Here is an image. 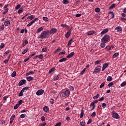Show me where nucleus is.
Here are the masks:
<instances>
[{
    "label": "nucleus",
    "instance_id": "obj_1",
    "mask_svg": "<svg viewBox=\"0 0 126 126\" xmlns=\"http://www.w3.org/2000/svg\"><path fill=\"white\" fill-rule=\"evenodd\" d=\"M50 33V31L49 30L43 31L39 35V38L41 39H45L47 38V36Z\"/></svg>",
    "mask_w": 126,
    "mask_h": 126
},
{
    "label": "nucleus",
    "instance_id": "obj_2",
    "mask_svg": "<svg viewBox=\"0 0 126 126\" xmlns=\"http://www.w3.org/2000/svg\"><path fill=\"white\" fill-rule=\"evenodd\" d=\"M110 39V35L106 34L101 40L102 43H107Z\"/></svg>",
    "mask_w": 126,
    "mask_h": 126
},
{
    "label": "nucleus",
    "instance_id": "obj_3",
    "mask_svg": "<svg viewBox=\"0 0 126 126\" xmlns=\"http://www.w3.org/2000/svg\"><path fill=\"white\" fill-rule=\"evenodd\" d=\"M66 96H69V91L68 90H66L65 92L61 93L60 94V97L63 98V97H66Z\"/></svg>",
    "mask_w": 126,
    "mask_h": 126
},
{
    "label": "nucleus",
    "instance_id": "obj_4",
    "mask_svg": "<svg viewBox=\"0 0 126 126\" xmlns=\"http://www.w3.org/2000/svg\"><path fill=\"white\" fill-rule=\"evenodd\" d=\"M37 20H39V19L38 18H35L31 22H30V23H29L27 25V27H29L31 26V25H32V24H33V23H35V22H36V21H37Z\"/></svg>",
    "mask_w": 126,
    "mask_h": 126
},
{
    "label": "nucleus",
    "instance_id": "obj_5",
    "mask_svg": "<svg viewBox=\"0 0 126 126\" xmlns=\"http://www.w3.org/2000/svg\"><path fill=\"white\" fill-rule=\"evenodd\" d=\"M43 94H44V90L42 89L38 90L36 93V95H37V96H40V95H43Z\"/></svg>",
    "mask_w": 126,
    "mask_h": 126
},
{
    "label": "nucleus",
    "instance_id": "obj_6",
    "mask_svg": "<svg viewBox=\"0 0 126 126\" xmlns=\"http://www.w3.org/2000/svg\"><path fill=\"white\" fill-rule=\"evenodd\" d=\"M100 69H101V66L98 65L95 67L94 71V73H98L99 71H100Z\"/></svg>",
    "mask_w": 126,
    "mask_h": 126
},
{
    "label": "nucleus",
    "instance_id": "obj_7",
    "mask_svg": "<svg viewBox=\"0 0 126 126\" xmlns=\"http://www.w3.org/2000/svg\"><path fill=\"white\" fill-rule=\"evenodd\" d=\"M57 32H58V30L57 29L52 28L50 30L49 33H50V34H52V35H53V34L56 33Z\"/></svg>",
    "mask_w": 126,
    "mask_h": 126
},
{
    "label": "nucleus",
    "instance_id": "obj_8",
    "mask_svg": "<svg viewBox=\"0 0 126 126\" xmlns=\"http://www.w3.org/2000/svg\"><path fill=\"white\" fill-rule=\"evenodd\" d=\"M112 117L114 118V119H120V115H119V114L113 112Z\"/></svg>",
    "mask_w": 126,
    "mask_h": 126
},
{
    "label": "nucleus",
    "instance_id": "obj_9",
    "mask_svg": "<svg viewBox=\"0 0 126 126\" xmlns=\"http://www.w3.org/2000/svg\"><path fill=\"white\" fill-rule=\"evenodd\" d=\"M25 83H26V80H21L18 84L19 86H21L22 85H23V84H25Z\"/></svg>",
    "mask_w": 126,
    "mask_h": 126
},
{
    "label": "nucleus",
    "instance_id": "obj_10",
    "mask_svg": "<svg viewBox=\"0 0 126 126\" xmlns=\"http://www.w3.org/2000/svg\"><path fill=\"white\" fill-rule=\"evenodd\" d=\"M96 32L94 31H91L87 32V35L88 36H91V35H94V34H95Z\"/></svg>",
    "mask_w": 126,
    "mask_h": 126
},
{
    "label": "nucleus",
    "instance_id": "obj_11",
    "mask_svg": "<svg viewBox=\"0 0 126 126\" xmlns=\"http://www.w3.org/2000/svg\"><path fill=\"white\" fill-rule=\"evenodd\" d=\"M71 29H70L65 34V36L66 38H69V36H70V34H71Z\"/></svg>",
    "mask_w": 126,
    "mask_h": 126
},
{
    "label": "nucleus",
    "instance_id": "obj_12",
    "mask_svg": "<svg viewBox=\"0 0 126 126\" xmlns=\"http://www.w3.org/2000/svg\"><path fill=\"white\" fill-rule=\"evenodd\" d=\"M108 66H109V64L108 63H104L103 65L102 71H104V70H105V69H106Z\"/></svg>",
    "mask_w": 126,
    "mask_h": 126
},
{
    "label": "nucleus",
    "instance_id": "obj_13",
    "mask_svg": "<svg viewBox=\"0 0 126 126\" xmlns=\"http://www.w3.org/2000/svg\"><path fill=\"white\" fill-rule=\"evenodd\" d=\"M115 30H117V32H122L123 29L121 27L118 26L115 28Z\"/></svg>",
    "mask_w": 126,
    "mask_h": 126
},
{
    "label": "nucleus",
    "instance_id": "obj_14",
    "mask_svg": "<svg viewBox=\"0 0 126 126\" xmlns=\"http://www.w3.org/2000/svg\"><path fill=\"white\" fill-rule=\"evenodd\" d=\"M73 56H74V52H71L66 56V58L67 59H70V58H72Z\"/></svg>",
    "mask_w": 126,
    "mask_h": 126
},
{
    "label": "nucleus",
    "instance_id": "obj_15",
    "mask_svg": "<svg viewBox=\"0 0 126 126\" xmlns=\"http://www.w3.org/2000/svg\"><path fill=\"white\" fill-rule=\"evenodd\" d=\"M109 31V30L108 29H104L102 32H101L100 34L101 35H104V34H106Z\"/></svg>",
    "mask_w": 126,
    "mask_h": 126
},
{
    "label": "nucleus",
    "instance_id": "obj_16",
    "mask_svg": "<svg viewBox=\"0 0 126 126\" xmlns=\"http://www.w3.org/2000/svg\"><path fill=\"white\" fill-rule=\"evenodd\" d=\"M4 25L5 26H9V25H10V21L6 20L4 22Z\"/></svg>",
    "mask_w": 126,
    "mask_h": 126
},
{
    "label": "nucleus",
    "instance_id": "obj_17",
    "mask_svg": "<svg viewBox=\"0 0 126 126\" xmlns=\"http://www.w3.org/2000/svg\"><path fill=\"white\" fill-rule=\"evenodd\" d=\"M43 30H44V28L42 27H41L39 28H38L36 31L37 34L40 33L41 31H43Z\"/></svg>",
    "mask_w": 126,
    "mask_h": 126
},
{
    "label": "nucleus",
    "instance_id": "obj_18",
    "mask_svg": "<svg viewBox=\"0 0 126 126\" xmlns=\"http://www.w3.org/2000/svg\"><path fill=\"white\" fill-rule=\"evenodd\" d=\"M34 71H30L26 73V76H28V75H31V74H33Z\"/></svg>",
    "mask_w": 126,
    "mask_h": 126
},
{
    "label": "nucleus",
    "instance_id": "obj_19",
    "mask_svg": "<svg viewBox=\"0 0 126 126\" xmlns=\"http://www.w3.org/2000/svg\"><path fill=\"white\" fill-rule=\"evenodd\" d=\"M33 79L34 78L31 76L27 77V80L28 81H31V80H33Z\"/></svg>",
    "mask_w": 126,
    "mask_h": 126
},
{
    "label": "nucleus",
    "instance_id": "obj_20",
    "mask_svg": "<svg viewBox=\"0 0 126 126\" xmlns=\"http://www.w3.org/2000/svg\"><path fill=\"white\" fill-rule=\"evenodd\" d=\"M83 116H84V110H83V109H82L81 110L80 119H82V118H83Z\"/></svg>",
    "mask_w": 126,
    "mask_h": 126
},
{
    "label": "nucleus",
    "instance_id": "obj_21",
    "mask_svg": "<svg viewBox=\"0 0 126 126\" xmlns=\"http://www.w3.org/2000/svg\"><path fill=\"white\" fill-rule=\"evenodd\" d=\"M101 48H105L106 47V42H102L100 44Z\"/></svg>",
    "mask_w": 126,
    "mask_h": 126
},
{
    "label": "nucleus",
    "instance_id": "obj_22",
    "mask_svg": "<svg viewBox=\"0 0 126 126\" xmlns=\"http://www.w3.org/2000/svg\"><path fill=\"white\" fill-rule=\"evenodd\" d=\"M54 78V80H58L60 78V75H55Z\"/></svg>",
    "mask_w": 126,
    "mask_h": 126
},
{
    "label": "nucleus",
    "instance_id": "obj_23",
    "mask_svg": "<svg viewBox=\"0 0 126 126\" xmlns=\"http://www.w3.org/2000/svg\"><path fill=\"white\" fill-rule=\"evenodd\" d=\"M66 60H67V59H66V58H62V59L59 60V63H63V62H65Z\"/></svg>",
    "mask_w": 126,
    "mask_h": 126
},
{
    "label": "nucleus",
    "instance_id": "obj_24",
    "mask_svg": "<svg viewBox=\"0 0 126 126\" xmlns=\"http://www.w3.org/2000/svg\"><path fill=\"white\" fill-rule=\"evenodd\" d=\"M43 111H44V112H49V107L47 106H44L43 108Z\"/></svg>",
    "mask_w": 126,
    "mask_h": 126
},
{
    "label": "nucleus",
    "instance_id": "obj_25",
    "mask_svg": "<svg viewBox=\"0 0 126 126\" xmlns=\"http://www.w3.org/2000/svg\"><path fill=\"white\" fill-rule=\"evenodd\" d=\"M109 14H111V19L114 18L115 17V14L113 12H110Z\"/></svg>",
    "mask_w": 126,
    "mask_h": 126
},
{
    "label": "nucleus",
    "instance_id": "obj_26",
    "mask_svg": "<svg viewBox=\"0 0 126 126\" xmlns=\"http://www.w3.org/2000/svg\"><path fill=\"white\" fill-rule=\"evenodd\" d=\"M56 69L55 67L52 68L49 71V73H52V72H54L55 71V70Z\"/></svg>",
    "mask_w": 126,
    "mask_h": 126
},
{
    "label": "nucleus",
    "instance_id": "obj_27",
    "mask_svg": "<svg viewBox=\"0 0 126 126\" xmlns=\"http://www.w3.org/2000/svg\"><path fill=\"white\" fill-rule=\"evenodd\" d=\"M63 3L64 4L69 3V1L68 0H63Z\"/></svg>",
    "mask_w": 126,
    "mask_h": 126
},
{
    "label": "nucleus",
    "instance_id": "obj_28",
    "mask_svg": "<svg viewBox=\"0 0 126 126\" xmlns=\"http://www.w3.org/2000/svg\"><path fill=\"white\" fill-rule=\"evenodd\" d=\"M34 17H34L33 15H31L27 18V19H31V20H32L34 19Z\"/></svg>",
    "mask_w": 126,
    "mask_h": 126
},
{
    "label": "nucleus",
    "instance_id": "obj_29",
    "mask_svg": "<svg viewBox=\"0 0 126 126\" xmlns=\"http://www.w3.org/2000/svg\"><path fill=\"white\" fill-rule=\"evenodd\" d=\"M38 58L39 59V60H42L43 58H44V55L42 54H40L39 55H37Z\"/></svg>",
    "mask_w": 126,
    "mask_h": 126
},
{
    "label": "nucleus",
    "instance_id": "obj_30",
    "mask_svg": "<svg viewBox=\"0 0 126 126\" xmlns=\"http://www.w3.org/2000/svg\"><path fill=\"white\" fill-rule=\"evenodd\" d=\"M42 19L44 21H45V22H48V21H49V18L46 17H43Z\"/></svg>",
    "mask_w": 126,
    "mask_h": 126
},
{
    "label": "nucleus",
    "instance_id": "obj_31",
    "mask_svg": "<svg viewBox=\"0 0 126 126\" xmlns=\"http://www.w3.org/2000/svg\"><path fill=\"white\" fill-rule=\"evenodd\" d=\"M116 6V4L113 3L109 7V9H113Z\"/></svg>",
    "mask_w": 126,
    "mask_h": 126
},
{
    "label": "nucleus",
    "instance_id": "obj_32",
    "mask_svg": "<svg viewBox=\"0 0 126 126\" xmlns=\"http://www.w3.org/2000/svg\"><path fill=\"white\" fill-rule=\"evenodd\" d=\"M27 52H28V48H26L25 49H24V50L22 52V54L23 55H24V54H26V53H27Z\"/></svg>",
    "mask_w": 126,
    "mask_h": 126
},
{
    "label": "nucleus",
    "instance_id": "obj_33",
    "mask_svg": "<svg viewBox=\"0 0 126 126\" xmlns=\"http://www.w3.org/2000/svg\"><path fill=\"white\" fill-rule=\"evenodd\" d=\"M101 62H102V60H97L95 62L94 64L95 65L99 64Z\"/></svg>",
    "mask_w": 126,
    "mask_h": 126
},
{
    "label": "nucleus",
    "instance_id": "obj_34",
    "mask_svg": "<svg viewBox=\"0 0 126 126\" xmlns=\"http://www.w3.org/2000/svg\"><path fill=\"white\" fill-rule=\"evenodd\" d=\"M113 58L115 59V58H117V57H119V53H115L113 55Z\"/></svg>",
    "mask_w": 126,
    "mask_h": 126
},
{
    "label": "nucleus",
    "instance_id": "obj_35",
    "mask_svg": "<svg viewBox=\"0 0 126 126\" xmlns=\"http://www.w3.org/2000/svg\"><path fill=\"white\" fill-rule=\"evenodd\" d=\"M30 87H25V88H24L22 90H23V91L24 92V91H27V90H29Z\"/></svg>",
    "mask_w": 126,
    "mask_h": 126
},
{
    "label": "nucleus",
    "instance_id": "obj_36",
    "mask_svg": "<svg viewBox=\"0 0 126 126\" xmlns=\"http://www.w3.org/2000/svg\"><path fill=\"white\" fill-rule=\"evenodd\" d=\"M113 80V78H112L111 76H108L107 78V81H112Z\"/></svg>",
    "mask_w": 126,
    "mask_h": 126
},
{
    "label": "nucleus",
    "instance_id": "obj_37",
    "mask_svg": "<svg viewBox=\"0 0 126 126\" xmlns=\"http://www.w3.org/2000/svg\"><path fill=\"white\" fill-rule=\"evenodd\" d=\"M48 51V48L47 47L43 48L42 49V51L43 52V53H46Z\"/></svg>",
    "mask_w": 126,
    "mask_h": 126
},
{
    "label": "nucleus",
    "instance_id": "obj_38",
    "mask_svg": "<svg viewBox=\"0 0 126 126\" xmlns=\"http://www.w3.org/2000/svg\"><path fill=\"white\" fill-rule=\"evenodd\" d=\"M23 92H24L22 90L19 94V96L21 97V96H23Z\"/></svg>",
    "mask_w": 126,
    "mask_h": 126
},
{
    "label": "nucleus",
    "instance_id": "obj_39",
    "mask_svg": "<svg viewBox=\"0 0 126 126\" xmlns=\"http://www.w3.org/2000/svg\"><path fill=\"white\" fill-rule=\"evenodd\" d=\"M15 119V115L13 114L10 118V121H13Z\"/></svg>",
    "mask_w": 126,
    "mask_h": 126
},
{
    "label": "nucleus",
    "instance_id": "obj_40",
    "mask_svg": "<svg viewBox=\"0 0 126 126\" xmlns=\"http://www.w3.org/2000/svg\"><path fill=\"white\" fill-rule=\"evenodd\" d=\"M72 43V39H71L67 43V46H69L70 45H71V43Z\"/></svg>",
    "mask_w": 126,
    "mask_h": 126
},
{
    "label": "nucleus",
    "instance_id": "obj_41",
    "mask_svg": "<svg viewBox=\"0 0 126 126\" xmlns=\"http://www.w3.org/2000/svg\"><path fill=\"white\" fill-rule=\"evenodd\" d=\"M12 77H15V76H16V72L14 71L11 74Z\"/></svg>",
    "mask_w": 126,
    "mask_h": 126
},
{
    "label": "nucleus",
    "instance_id": "obj_42",
    "mask_svg": "<svg viewBox=\"0 0 126 126\" xmlns=\"http://www.w3.org/2000/svg\"><path fill=\"white\" fill-rule=\"evenodd\" d=\"M100 96V94H97L95 96H94L93 97L94 99H97V98H99V96Z\"/></svg>",
    "mask_w": 126,
    "mask_h": 126
},
{
    "label": "nucleus",
    "instance_id": "obj_43",
    "mask_svg": "<svg viewBox=\"0 0 126 126\" xmlns=\"http://www.w3.org/2000/svg\"><path fill=\"white\" fill-rule=\"evenodd\" d=\"M61 26L62 27H64L65 28H67V27H68V25H67L66 24H61Z\"/></svg>",
    "mask_w": 126,
    "mask_h": 126
},
{
    "label": "nucleus",
    "instance_id": "obj_44",
    "mask_svg": "<svg viewBox=\"0 0 126 126\" xmlns=\"http://www.w3.org/2000/svg\"><path fill=\"white\" fill-rule=\"evenodd\" d=\"M80 126H85V122L82 121V122H81L80 123Z\"/></svg>",
    "mask_w": 126,
    "mask_h": 126
},
{
    "label": "nucleus",
    "instance_id": "obj_45",
    "mask_svg": "<svg viewBox=\"0 0 126 126\" xmlns=\"http://www.w3.org/2000/svg\"><path fill=\"white\" fill-rule=\"evenodd\" d=\"M7 12H8V8H6L2 13L3 14H5L6 13H7Z\"/></svg>",
    "mask_w": 126,
    "mask_h": 126
},
{
    "label": "nucleus",
    "instance_id": "obj_46",
    "mask_svg": "<svg viewBox=\"0 0 126 126\" xmlns=\"http://www.w3.org/2000/svg\"><path fill=\"white\" fill-rule=\"evenodd\" d=\"M85 70H86V68L83 69V70L81 72L80 74L82 75V74L85 72Z\"/></svg>",
    "mask_w": 126,
    "mask_h": 126
},
{
    "label": "nucleus",
    "instance_id": "obj_47",
    "mask_svg": "<svg viewBox=\"0 0 126 126\" xmlns=\"http://www.w3.org/2000/svg\"><path fill=\"white\" fill-rule=\"evenodd\" d=\"M23 12V10L22 8H20L18 11V13L20 14L22 13Z\"/></svg>",
    "mask_w": 126,
    "mask_h": 126
},
{
    "label": "nucleus",
    "instance_id": "obj_48",
    "mask_svg": "<svg viewBox=\"0 0 126 126\" xmlns=\"http://www.w3.org/2000/svg\"><path fill=\"white\" fill-rule=\"evenodd\" d=\"M105 86V82H103L99 86L100 88H103Z\"/></svg>",
    "mask_w": 126,
    "mask_h": 126
},
{
    "label": "nucleus",
    "instance_id": "obj_49",
    "mask_svg": "<svg viewBox=\"0 0 126 126\" xmlns=\"http://www.w3.org/2000/svg\"><path fill=\"white\" fill-rule=\"evenodd\" d=\"M95 12H100V8L97 7L95 9Z\"/></svg>",
    "mask_w": 126,
    "mask_h": 126
},
{
    "label": "nucleus",
    "instance_id": "obj_50",
    "mask_svg": "<svg viewBox=\"0 0 126 126\" xmlns=\"http://www.w3.org/2000/svg\"><path fill=\"white\" fill-rule=\"evenodd\" d=\"M18 107H19V104H16L14 106V110H16V109L18 108Z\"/></svg>",
    "mask_w": 126,
    "mask_h": 126
},
{
    "label": "nucleus",
    "instance_id": "obj_51",
    "mask_svg": "<svg viewBox=\"0 0 126 126\" xmlns=\"http://www.w3.org/2000/svg\"><path fill=\"white\" fill-rule=\"evenodd\" d=\"M20 6H21V5H20V4H18V5H17V6L15 7V9H18L20 8Z\"/></svg>",
    "mask_w": 126,
    "mask_h": 126
},
{
    "label": "nucleus",
    "instance_id": "obj_52",
    "mask_svg": "<svg viewBox=\"0 0 126 126\" xmlns=\"http://www.w3.org/2000/svg\"><path fill=\"white\" fill-rule=\"evenodd\" d=\"M102 107L103 108V109H105L107 107V105L105 103H103L102 104Z\"/></svg>",
    "mask_w": 126,
    "mask_h": 126
},
{
    "label": "nucleus",
    "instance_id": "obj_53",
    "mask_svg": "<svg viewBox=\"0 0 126 126\" xmlns=\"http://www.w3.org/2000/svg\"><path fill=\"white\" fill-rule=\"evenodd\" d=\"M69 90H70V91H73L74 90V88L72 86H70Z\"/></svg>",
    "mask_w": 126,
    "mask_h": 126
},
{
    "label": "nucleus",
    "instance_id": "obj_54",
    "mask_svg": "<svg viewBox=\"0 0 126 126\" xmlns=\"http://www.w3.org/2000/svg\"><path fill=\"white\" fill-rule=\"evenodd\" d=\"M126 85V82H123L121 84V87H124V86H125V85Z\"/></svg>",
    "mask_w": 126,
    "mask_h": 126
},
{
    "label": "nucleus",
    "instance_id": "obj_55",
    "mask_svg": "<svg viewBox=\"0 0 126 126\" xmlns=\"http://www.w3.org/2000/svg\"><path fill=\"white\" fill-rule=\"evenodd\" d=\"M50 103L53 104V103H55V100L53 98H51L50 100Z\"/></svg>",
    "mask_w": 126,
    "mask_h": 126
},
{
    "label": "nucleus",
    "instance_id": "obj_56",
    "mask_svg": "<svg viewBox=\"0 0 126 126\" xmlns=\"http://www.w3.org/2000/svg\"><path fill=\"white\" fill-rule=\"evenodd\" d=\"M26 116V115L25 114H22L20 115V118H21V119H24V118H25Z\"/></svg>",
    "mask_w": 126,
    "mask_h": 126
},
{
    "label": "nucleus",
    "instance_id": "obj_57",
    "mask_svg": "<svg viewBox=\"0 0 126 126\" xmlns=\"http://www.w3.org/2000/svg\"><path fill=\"white\" fill-rule=\"evenodd\" d=\"M113 85H114V83L111 82L108 85V86L111 87V86H113Z\"/></svg>",
    "mask_w": 126,
    "mask_h": 126
},
{
    "label": "nucleus",
    "instance_id": "obj_58",
    "mask_svg": "<svg viewBox=\"0 0 126 126\" xmlns=\"http://www.w3.org/2000/svg\"><path fill=\"white\" fill-rule=\"evenodd\" d=\"M105 50H107V51H110V50H111V47L110 46H107L105 48Z\"/></svg>",
    "mask_w": 126,
    "mask_h": 126
},
{
    "label": "nucleus",
    "instance_id": "obj_59",
    "mask_svg": "<svg viewBox=\"0 0 126 126\" xmlns=\"http://www.w3.org/2000/svg\"><path fill=\"white\" fill-rule=\"evenodd\" d=\"M3 29H4V25L2 24L0 26V30H3Z\"/></svg>",
    "mask_w": 126,
    "mask_h": 126
},
{
    "label": "nucleus",
    "instance_id": "obj_60",
    "mask_svg": "<svg viewBox=\"0 0 126 126\" xmlns=\"http://www.w3.org/2000/svg\"><path fill=\"white\" fill-rule=\"evenodd\" d=\"M91 116V117H95L96 116V112H94Z\"/></svg>",
    "mask_w": 126,
    "mask_h": 126
},
{
    "label": "nucleus",
    "instance_id": "obj_61",
    "mask_svg": "<svg viewBox=\"0 0 126 126\" xmlns=\"http://www.w3.org/2000/svg\"><path fill=\"white\" fill-rule=\"evenodd\" d=\"M46 125H47V123H41L40 124V126H46Z\"/></svg>",
    "mask_w": 126,
    "mask_h": 126
},
{
    "label": "nucleus",
    "instance_id": "obj_62",
    "mask_svg": "<svg viewBox=\"0 0 126 126\" xmlns=\"http://www.w3.org/2000/svg\"><path fill=\"white\" fill-rule=\"evenodd\" d=\"M24 43H25V45H24V46H26V45H27V44H28V41L27 40H25Z\"/></svg>",
    "mask_w": 126,
    "mask_h": 126
},
{
    "label": "nucleus",
    "instance_id": "obj_63",
    "mask_svg": "<svg viewBox=\"0 0 126 126\" xmlns=\"http://www.w3.org/2000/svg\"><path fill=\"white\" fill-rule=\"evenodd\" d=\"M41 120L42 121V122H45V117L42 116L41 117Z\"/></svg>",
    "mask_w": 126,
    "mask_h": 126
},
{
    "label": "nucleus",
    "instance_id": "obj_64",
    "mask_svg": "<svg viewBox=\"0 0 126 126\" xmlns=\"http://www.w3.org/2000/svg\"><path fill=\"white\" fill-rule=\"evenodd\" d=\"M62 125V123L59 122L56 124L55 126H61Z\"/></svg>",
    "mask_w": 126,
    "mask_h": 126
}]
</instances>
